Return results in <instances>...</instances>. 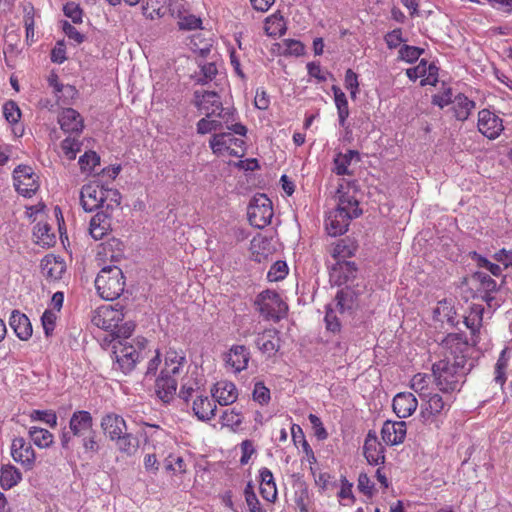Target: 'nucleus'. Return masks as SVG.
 Here are the masks:
<instances>
[{
	"label": "nucleus",
	"mask_w": 512,
	"mask_h": 512,
	"mask_svg": "<svg viewBox=\"0 0 512 512\" xmlns=\"http://www.w3.org/2000/svg\"><path fill=\"white\" fill-rule=\"evenodd\" d=\"M65 269V263L54 255H46L41 260V272L50 281L59 280Z\"/></svg>",
	"instance_id": "30"
},
{
	"label": "nucleus",
	"mask_w": 512,
	"mask_h": 512,
	"mask_svg": "<svg viewBox=\"0 0 512 512\" xmlns=\"http://www.w3.org/2000/svg\"><path fill=\"white\" fill-rule=\"evenodd\" d=\"M177 385V379L160 375L156 380V394L164 403H170L176 394Z\"/></svg>",
	"instance_id": "33"
},
{
	"label": "nucleus",
	"mask_w": 512,
	"mask_h": 512,
	"mask_svg": "<svg viewBox=\"0 0 512 512\" xmlns=\"http://www.w3.org/2000/svg\"><path fill=\"white\" fill-rule=\"evenodd\" d=\"M440 349L444 356L443 360H450L454 364L461 362V366H465L470 347L466 337L463 334H448L442 340Z\"/></svg>",
	"instance_id": "8"
},
{
	"label": "nucleus",
	"mask_w": 512,
	"mask_h": 512,
	"mask_svg": "<svg viewBox=\"0 0 512 512\" xmlns=\"http://www.w3.org/2000/svg\"><path fill=\"white\" fill-rule=\"evenodd\" d=\"M69 429L74 437L82 439V446L86 453L98 452L96 431L93 429V418L89 411H75L69 420Z\"/></svg>",
	"instance_id": "6"
},
{
	"label": "nucleus",
	"mask_w": 512,
	"mask_h": 512,
	"mask_svg": "<svg viewBox=\"0 0 512 512\" xmlns=\"http://www.w3.org/2000/svg\"><path fill=\"white\" fill-rule=\"evenodd\" d=\"M213 400L222 406H228L238 399L236 385L227 380L218 381L211 390Z\"/></svg>",
	"instance_id": "21"
},
{
	"label": "nucleus",
	"mask_w": 512,
	"mask_h": 512,
	"mask_svg": "<svg viewBox=\"0 0 512 512\" xmlns=\"http://www.w3.org/2000/svg\"><path fill=\"white\" fill-rule=\"evenodd\" d=\"M357 489L361 494L368 498L373 497L378 492L376 483L368 476L367 473L363 472L358 476Z\"/></svg>",
	"instance_id": "47"
},
{
	"label": "nucleus",
	"mask_w": 512,
	"mask_h": 512,
	"mask_svg": "<svg viewBox=\"0 0 512 512\" xmlns=\"http://www.w3.org/2000/svg\"><path fill=\"white\" fill-rule=\"evenodd\" d=\"M260 494L268 502L274 503L277 499V486L273 473L267 467L259 470Z\"/></svg>",
	"instance_id": "31"
},
{
	"label": "nucleus",
	"mask_w": 512,
	"mask_h": 512,
	"mask_svg": "<svg viewBox=\"0 0 512 512\" xmlns=\"http://www.w3.org/2000/svg\"><path fill=\"white\" fill-rule=\"evenodd\" d=\"M490 121H493L494 126L488 128H504L503 120L488 109H482L478 113V126L490 125Z\"/></svg>",
	"instance_id": "52"
},
{
	"label": "nucleus",
	"mask_w": 512,
	"mask_h": 512,
	"mask_svg": "<svg viewBox=\"0 0 512 512\" xmlns=\"http://www.w3.org/2000/svg\"><path fill=\"white\" fill-rule=\"evenodd\" d=\"M336 307L340 313L352 309L354 305V294L350 289H341L337 292Z\"/></svg>",
	"instance_id": "49"
},
{
	"label": "nucleus",
	"mask_w": 512,
	"mask_h": 512,
	"mask_svg": "<svg viewBox=\"0 0 512 512\" xmlns=\"http://www.w3.org/2000/svg\"><path fill=\"white\" fill-rule=\"evenodd\" d=\"M3 115L9 124H16L21 117L17 103L10 100L3 105Z\"/></svg>",
	"instance_id": "58"
},
{
	"label": "nucleus",
	"mask_w": 512,
	"mask_h": 512,
	"mask_svg": "<svg viewBox=\"0 0 512 512\" xmlns=\"http://www.w3.org/2000/svg\"><path fill=\"white\" fill-rule=\"evenodd\" d=\"M186 363V357L182 351L170 348L165 353L164 366L160 375L178 380L184 372Z\"/></svg>",
	"instance_id": "18"
},
{
	"label": "nucleus",
	"mask_w": 512,
	"mask_h": 512,
	"mask_svg": "<svg viewBox=\"0 0 512 512\" xmlns=\"http://www.w3.org/2000/svg\"><path fill=\"white\" fill-rule=\"evenodd\" d=\"M22 473L12 464H4L0 468V486L4 490H9L20 483Z\"/></svg>",
	"instance_id": "35"
},
{
	"label": "nucleus",
	"mask_w": 512,
	"mask_h": 512,
	"mask_svg": "<svg viewBox=\"0 0 512 512\" xmlns=\"http://www.w3.org/2000/svg\"><path fill=\"white\" fill-rule=\"evenodd\" d=\"M80 204L86 212L96 209L114 212L120 207L121 194L117 189L105 187L93 181L81 188Z\"/></svg>",
	"instance_id": "2"
},
{
	"label": "nucleus",
	"mask_w": 512,
	"mask_h": 512,
	"mask_svg": "<svg viewBox=\"0 0 512 512\" xmlns=\"http://www.w3.org/2000/svg\"><path fill=\"white\" fill-rule=\"evenodd\" d=\"M60 128H84L83 117L73 108H65L58 115Z\"/></svg>",
	"instance_id": "40"
},
{
	"label": "nucleus",
	"mask_w": 512,
	"mask_h": 512,
	"mask_svg": "<svg viewBox=\"0 0 512 512\" xmlns=\"http://www.w3.org/2000/svg\"><path fill=\"white\" fill-rule=\"evenodd\" d=\"M410 387L414 390L421 399H425L430 392V376L425 373H417L415 374L411 381Z\"/></svg>",
	"instance_id": "43"
},
{
	"label": "nucleus",
	"mask_w": 512,
	"mask_h": 512,
	"mask_svg": "<svg viewBox=\"0 0 512 512\" xmlns=\"http://www.w3.org/2000/svg\"><path fill=\"white\" fill-rule=\"evenodd\" d=\"M249 349L244 345H233L224 354V363L227 370L237 374L247 369L250 361Z\"/></svg>",
	"instance_id": "17"
},
{
	"label": "nucleus",
	"mask_w": 512,
	"mask_h": 512,
	"mask_svg": "<svg viewBox=\"0 0 512 512\" xmlns=\"http://www.w3.org/2000/svg\"><path fill=\"white\" fill-rule=\"evenodd\" d=\"M100 164V156L94 151L85 152L79 158V165L82 172L91 173Z\"/></svg>",
	"instance_id": "50"
},
{
	"label": "nucleus",
	"mask_w": 512,
	"mask_h": 512,
	"mask_svg": "<svg viewBox=\"0 0 512 512\" xmlns=\"http://www.w3.org/2000/svg\"><path fill=\"white\" fill-rule=\"evenodd\" d=\"M472 281L477 284V289L484 293L482 298L489 307L499 306V303L495 301L492 293L497 291L496 281L487 273L477 271L472 275Z\"/></svg>",
	"instance_id": "22"
},
{
	"label": "nucleus",
	"mask_w": 512,
	"mask_h": 512,
	"mask_svg": "<svg viewBox=\"0 0 512 512\" xmlns=\"http://www.w3.org/2000/svg\"><path fill=\"white\" fill-rule=\"evenodd\" d=\"M63 12L66 17L70 18L74 23L82 22L83 11L80 6L74 2H68L63 7Z\"/></svg>",
	"instance_id": "64"
},
{
	"label": "nucleus",
	"mask_w": 512,
	"mask_h": 512,
	"mask_svg": "<svg viewBox=\"0 0 512 512\" xmlns=\"http://www.w3.org/2000/svg\"><path fill=\"white\" fill-rule=\"evenodd\" d=\"M217 74V68L214 63H206L201 66L199 75H196V81L201 84H206L212 81Z\"/></svg>",
	"instance_id": "60"
},
{
	"label": "nucleus",
	"mask_w": 512,
	"mask_h": 512,
	"mask_svg": "<svg viewBox=\"0 0 512 512\" xmlns=\"http://www.w3.org/2000/svg\"><path fill=\"white\" fill-rule=\"evenodd\" d=\"M392 406L399 418H407L416 411L418 401L411 392H400L395 395Z\"/></svg>",
	"instance_id": "25"
},
{
	"label": "nucleus",
	"mask_w": 512,
	"mask_h": 512,
	"mask_svg": "<svg viewBox=\"0 0 512 512\" xmlns=\"http://www.w3.org/2000/svg\"><path fill=\"white\" fill-rule=\"evenodd\" d=\"M422 400L424 403L421 406L420 416L424 423L435 422L439 416L449 411L453 403L451 395L441 396L438 393H430Z\"/></svg>",
	"instance_id": "11"
},
{
	"label": "nucleus",
	"mask_w": 512,
	"mask_h": 512,
	"mask_svg": "<svg viewBox=\"0 0 512 512\" xmlns=\"http://www.w3.org/2000/svg\"><path fill=\"white\" fill-rule=\"evenodd\" d=\"M309 422L314 430V435L318 440H326L328 438V432L324 427L321 419L315 414H309Z\"/></svg>",
	"instance_id": "63"
},
{
	"label": "nucleus",
	"mask_w": 512,
	"mask_h": 512,
	"mask_svg": "<svg viewBox=\"0 0 512 512\" xmlns=\"http://www.w3.org/2000/svg\"><path fill=\"white\" fill-rule=\"evenodd\" d=\"M213 152L221 156L241 157L244 155V140L235 137L232 132H222L213 136L210 141Z\"/></svg>",
	"instance_id": "12"
},
{
	"label": "nucleus",
	"mask_w": 512,
	"mask_h": 512,
	"mask_svg": "<svg viewBox=\"0 0 512 512\" xmlns=\"http://www.w3.org/2000/svg\"><path fill=\"white\" fill-rule=\"evenodd\" d=\"M163 464L165 471L172 476H182L187 472V462L179 452H170Z\"/></svg>",
	"instance_id": "34"
},
{
	"label": "nucleus",
	"mask_w": 512,
	"mask_h": 512,
	"mask_svg": "<svg viewBox=\"0 0 512 512\" xmlns=\"http://www.w3.org/2000/svg\"><path fill=\"white\" fill-rule=\"evenodd\" d=\"M217 406L208 396H197L193 401L192 410L198 420L209 422L215 417Z\"/></svg>",
	"instance_id": "29"
},
{
	"label": "nucleus",
	"mask_w": 512,
	"mask_h": 512,
	"mask_svg": "<svg viewBox=\"0 0 512 512\" xmlns=\"http://www.w3.org/2000/svg\"><path fill=\"white\" fill-rule=\"evenodd\" d=\"M113 212L106 209L98 211L90 220L89 234L95 240H101L112 230Z\"/></svg>",
	"instance_id": "19"
},
{
	"label": "nucleus",
	"mask_w": 512,
	"mask_h": 512,
	"mask_svg": "<svg viewBox=\"0 0 512 512\" xmlns=\"http://www.w3.org/2000/svg\"><path fill=\"white\" fill-rule=\"evenodd\" d=\"M197 128H246L239 123L230 108L222 105L217 112H208L207 118H202L197 123Z\"/></svg>",
	"instance_id": "14"
},
{
	"label": "nucleus",
	"mask_w": 512,
	"mask_h": 512,
	"mask_svg": "<svg viewBox=\"0 0 512 512\" xmlns=\"http://www.w3.org/2000/svg\"><path fill=\"white\" fill-rule=\"evenodd\" d=\"M252 258L256 262H262L270 254V242L265 237H254L251 241Z\"/></svg>",
	"instance_id": "42"
},
{
	"label": "nucleus",
	"mask_w": 512,
	"mask_h": 512,
	"mask_svg": "<svg viewBox=\"0 0 512 512\" xmlns=\"http://www.w3.org/2000/svg\"><path fill=\"white\" fill-rule=\"evenodd\" d=\"M363 454L371 465L379 466L385 462V448L378 441L376 433L369 431L363 446Z\"/></svg>",
	"instance_id": "20"
},
{
	"label": "nucleus",
	"mask_w": 512,
	"mask_h": 512,
	"mask_svg": "<svg viewBox=\"0 0 512 512\" xmlns=\"http://www.w3.org/2000/svg\"><path fill=\"white\" fill-rule=\"evenodd\" d=\"M194 100L199 110L208 117V112H217L222 105L220 96L215 91L198 89L194 92Z\"/></svg>",
	"instance_id": "23"
},
{
	"label": "nucleus",
	"mask_w": 512,
	"mask_h": 512,
	"mask_svg": "<svg viewBox=\"0 0 512 512\" xmlns=\"http://www.w3.org/2000/svg\"><path fill=\"white\" fill-rule=\"evenodd\" d=\"M124 256V243L117 238H110L98 246L96 260L99 265H104L108 262H119Z\"/></svg>",
	"instance_id": "16"
},
{
	"label": "nucleus",
	"mask_w": 512,
	"mask_h": 512,
	"mask_svg": "<svg viewBox=\"0 0 512 512\" xmlns=\"http://www.w3.org/2000/svg\"><path fill=\"white\" fill-rule=\"evenodd\" d=\"M28 435L33 444L41 449L49 448L54 443L53 434L47 429L41 427H30Z\"/></svg>",
	"instance_id": "39"
},
{
	"label": "nucleus",
	"mask_w": 512,
	"mask_h": 512,
	"mask_svg": "<svg viewBox=\"0 0 512 512\" xmlns=\"http://www.w3.org/2000/svg\"><path fill=\"white\" fill-rule=\"evenodd\" d=\"M358 156V153L353 150H348L346 153H339L334 159L333 171L337 175H349L350 171L348 167L354 157Z\"/></svg>",
	"instance_id": "45"
},
{
	"label": "nucleus",
	"mask_w": 512,
	"mask_h": 512,
	"mask_svg": "<svg viewBox=\"0 0 512 512\" xmlns=\"http://www.w3.org/2000/svg\"><path fill=\"white\" fill-rule=\"evenodd\" d=\"M356 249L357 246L354 242L347 239H341L334 245L331 251V256L336 262L346 261L347 258H350L355 254Z\"/></svg>",
	"instance_id": "41"
},
{
	"label": "nucleus",
	"mask_w": 512,
	"mask_h": 512,
	"mask_svg": "<svg viewBox=\"0 0 512 512\" xmlns=\"http://www.w3.org/2000/svg\"><path fill=\"white\" fill-rule=\"evenodd\" d=\"M332 89L334 92L335 103H336V106L338 109L339 122H340V125H344V121L348 117V114H349L348 102H347L344 92L340 88L333 86Z\"/></svg>",
	"instance_id": "48"
},
{
	"label": "nucleus",
	"mask_w": 512,
	"mask_h": 512,
	"mask_svg": "<svg viewBox=\"0 0 512 512\" xmlns=\"http://www.w3.org/2000/svg\"><path fill=\"white\" fill-rule=\"evenodd\" d=\"M423 52L424 50L418 47L404 45L399 50V56L402 60L411 63L416 61Z\"/></svg>",
	"instance_id": "62"
},
{
	"label": "nucleus",
	"mask_w": 512,
	"mask_h": 512,
	"mask_svg": "<svg viewBox=\"0 0 512 512\" xmlns=\"http://www.w3.org/2000/svg\"><path fill=\"white\" fill-rule=\"evenodd\" d=\"M247 215L252 226L259 229L265 228L273 217L271 200L265 194L255 195L249 203Z\"/></svg>",
	"instance_id": "9"
},
{
	"label": "nucleus",
	"mask_w": 512,
	"mask_h": 512,
	"mask_svg": "<svg viewBox=\"0 0 512 512\" xmlns=\"http://www.w3.org/2000/svg\"><path fill=\"white\" fill-rule=\"evenodd\" d=\"M279 332L275 328L264 330L258 335L256 344L265 354L272 355L279 348Z\"/></svg>",
	"instance_id": "32"
},
{
	"label": "nucleus",
	"mask_w": 512,
	"mask_h": 512,
	"mask_svg": "<svg viewBox=\"0 0 512 512\" xmlns=\"http://www.w3.org/2000/svg\"><path fill=\"white\" fill-rule=\"evenodd\" d=\"M383 441L390 446L402 443L406 437V423L404 421H386L381 429Z\"/></svg>",
	"instance_id": "26"
},
{
	"label": "nucleus",
	"mask_w": 512,
	"mask_h": 512,
	"mask_svg": "<svg viewBox=\"0 0 512 512\" xmlns=\"http://www.w3.org/2000/svg\"><path fill=\"white\" fill-rule=\"evenodd\" d=\"M433 382L444 395H453L461 390L465 380L464 366L450 360H439L432 365Z\"/></svg>",
	"instance_id": "3"
},
{
	"label": "nucleus",
	"mask_w": 512,
	"mask_h": 512,
	"mask_svg": "<svg viewBox=\"0 0 512 512\" xmlns=\"http://www.w3.org/2000/svg\"><path fill=\"white\" fill-rule=\"evenodd\" d=\"M457 107L455 108V116L459 120L467 119L470 111L475 107V103L465 96L457 97Z\"/></svg>",
	"instance_id": "57"
},
{
	"label": "nucleus",
	"mask_w": 512,
	"mask_h": 512,
	"mask_svg": "<svg viewBox=\"0 0 512 512\" xmlns=\"http://www.w3.org/2000/svg\"><path fill=\"white\" fill-rule=\"evenodd\" d=\"M101 428L112 441H115V438H120V435L127 431L125 420L115 413H108L102 417Z\"/></svg>",
	"instance_id": "27"
},
{
	"label": "nucleus",
	"mask_w": 512,
	"mask_h": 512,
	"mask_svg": "<svg viewBox=\"0 0 512 512\" xmlns=\"http://www.w3.org/2000/svg\"><path fill=\"white\" fill-rule=\"evenodd\" d=\"M123 307H114L111 305H102L98 307L92 316V323L105 331L114 333L118 324L123 320Z\"/></svg>",
	"instance_id": "13"
},
{
	"label": "nucleus",
	"mask_w": 512,
	"mask_h": 512,
	"mask_svg": "<svg viewBox=\"0 0 512 512\" xmlns=\"http://www.w3.org/2000/svg\"><path fill=\"white\" fill-rule=\"evenodd\" d=\"M12 176L15 190L23 197L31 198L40 188V177L31 166L18 165Z\"/></svg>",
	"instance_id": "10"
},
{
	"label": "nucleus",
	"mask_w": 512,
	"mask_h": 512,
	"mask_svg": "<svg viewBox=\"0 0 512 512\" xmlns=\"http://www.w3.org/2000/svg\"><path fill=\"white\" fill-rule=\"evenodd\" d=\"M357 267L352 261H338L330 270V280L337 286L346 284L356 277Z\"/></svg>",
	"instance_id": "24"
},
{
	"label": "nucleus",
	"mask_w": 512,
	"mask_h": 512,
	"mask_svg": "<svg viewBox=\"0 0 512 512\" xmlns=\"http://www.w3.org/2000/svg\"><path fill=\"white\" fill-rule=\"evenodd\" d=\"M252 398L261 406L268 405L271 400L270 389L265 386L264 382L258 381L254 384Z\"/></svg>",
	"instance_id": "51"
},
{
	"label": "nucleus",
	"mask_w": 512,
	"mask_h": 512,
	"mask_svg": "<svg viewBox=\"0 0 512 512\" xmlns=\"http://www.w3.org/2000/svg\"><path fill=\"white\" fill-rule=\"evenodd\" d=\"M245 502L247 504L249 512H266L263 509L260 501L258 500L251 483H248L244 489Z\"/></svg>",
	"instance_id": "53"
},
{
	"label": "nucleus",
	"mask_w": 512,
	"mask_h": 512,
	"mask_svg": "<svg viewBox=\"0 0 512 512\" xmlns=\"http://www.w3.org/2000/svg\"><path fill=\"white\" fill-rule=\"evenodd\" d=\"M510 361V355H509V348L505 347L499 354V357L497 359V362L495 364L494 369V382L498 384L501 388H503L504 384L506 383L507 377V369L509 366Z\"/></svg>",
	"instance_id": "38"
},
{
	"label": "nucleus",
	"mask_w": 512,
	"mask_h": 512,
	"mask_svg": "<svg viewBox=\"0 0 512 512\" xmlns=\"http://www.w3.org/2000/svg\"><path fill=\"white\" fill-rule=\"evenodd\" d=\"M143 14L150 19L162 17L166 12V0H141Z\"/></svg>",
	"instance_id": "46"
},
{
	"label": "nucleus",
	"mask_w": 512,
	"mask_h": 512,
	"mask_svg": "<svg viewBox=\"0 0 512 512\" xmlns=\"http://www.w3.org/2000/svg\"><path fill=\"white\" fill-rule=\"evenodd\" d=\"M57 313L53 310L47 309L44 311L41 322L46 336L53 333L56 325Z\"/></svg>",
	"instance_id": "61"
},
{
	"label": "nucleus",
	"mask_w": 512,
	"mask_h": 512,
	"mask_svg": "<svg viewBox=\"0 0 512 512\" xmlns=\"http://www.w3.org/2000/svg\"><path fill=\"white\" fill-rule=\"evenodd\" d=\"M115 441H117L119 450L127 454H132L137 448L135 439L127 431L125 434L120 435V438H115Z\"/></svg>",
	"instance_id": "59"
},
{
	"label": "nucleus",
	"mask_w": 512,
	"mask_h": 512,
	"mask_svg": "<svg viewBox=\"0 0 512 512\" xmlns=\"http://www.w3.org/2000/svg\"><path fill=\"white\" fill-rule=\"evenodd\" d=\"M9 325L13 329L16 336L27 341L31 338L33 329L29 318L19 310H13L9 318Z\"/></svg>",
	"instance_id": "28"
},
{
	"label": "nucleus",
	"mask_w": 512,
	"mask_h": 512,
	"mask_svg": "<svg viewBox=\"0 0 512 512\" xmlns=\"http://www.w3.org/2000/svg\"><path fill=\"white\" fill-rule=\"evenodd\" d=\"M33 236L35 243L43 248L53 246L56 241L51 226L46 222H38L34 226Z\"/></svg>",
	"instance_id": "36"
},
{
	"label": "nucleus",
	"mask_w": 512,
	"mask_h": 512,
	"mask_svg": "<svg viewBox=\"0 0 512 512\" xmlns=\"http://www.w3.org/2000/svg\"><path fill=\"white\" fill-rule=\"evenodd\" d=\"M362 210L356 198L355 190L341 186L337 190V206L331 210L325 219V228L330 236L336 237L344 234L352 219L359 217Z\"/></svg>",
	"instance_id": "1"
},
{
	"label": "nucleus",
	"mask_w": 512,
	"mask_h": 512,
	"mask_svg": "<svg viewBox=\"0 0 512 512\" xmlns=\"http://www.w3.org/2000/svg\"><path fill=\"white\" fill-rule=\"evenodd\" d=\"M374 477L377 481L376 485L378 492L381 491L382 493H385L391 484L390 470L383 465L379 466L374 473Z\"/></svg>",
	"instance_id": "56"
},
{
	"label": "nucleus",
	"mask_w": 512,
	"mask_h": 512,
	"mask_svg": "<svg viewBox=\"0 0 512 512\" xmlns=\"http://www.w3.org/2000/svg\"><path fill=\"white\" fill-rule=\"evenodd\" d=\"M255 305L259 313L267 320L275 322L284 318L288 311L287 304L280 295L272 290L262 291L255 300Z\"/></svg>",
	"instance_id": "7"
},
{
	"label": "nucleus",
	"mask_w": 512,
	"mask_h": 512,
	"mask_svg": "<svg viewBox=\"0 0 512 512\" xmlns=\"http://www.w3.org/2000/svg\"><path fill=\"white\" fill-rule=\"evenodd\" d=\"M30 419L32 421H42L51 428H55L57 426V415L52 410H33L30 413Z\"/></svg>",
	"instance_id": "54"
},
{
	"label": "nucleus",
	"mask_w": 512,
	"mask_h": 512,
	"mask_svg": "<svg viewBox=\"0 0 512 512\" xmlns=\"http://www.w3.org/2000/svg\"><path fill=\"white\" fill-rule=\"evenodd\" d=\"M244 417L241 411L236 408L226 409L221 417L220 422L222 426L236 431L243 423Z\"/></svg>",
	"instance_id": "44"
},
{
	"label": "nucleus",
	"mask_w": 512,
	"mask_h": 512,
	"mask_svg": "<svg viewBox=\"0 0 512 512\" xmlns=\"http://www.w3.org/2000/svg\"><path fill=\"white\" fill-rule=\"evenodd\" d=\"M148 341L144 337H138L130 343L128 340H117L113 344L115 356L114 369L124 374L130 373L140 361L147 355Z\"/></svg>",
	"instance_id": "4"
},
{
	"label": "nucleus",
	"mask_w": 512,
	"mask_h": 512,
	"mask_svg": "<svg viewBox=\"0 0 512 512\" xmlns=\"http://www.w3.org/2000/svg\"><path fill=\"white\" fill-rule=\"evenodd\" d=\"M288 274V266L285 261H276L267 273L270 282L283 280Z\"/></svg>",
	"instance_id": "55"
},
{
	"label": "nucleus",
	"mask_w": 512,
	"mask_h": 512,
	"mask_svg": "<svg viewBox=\"0 0 512 512\" xmlns=\"http://www.w3.org/2000/svg\"><path fill=\"white\" fill-rule=\"evenodd\" d=\"M95 287L104 300L112 301L119 298L125 288L122 270L116 265L104 266L95 279Z\"/></svg>",
	"instance_id": "5"
},
{
	"label": "nucleus",
	"mask_w": 512,
	"mask_h": 512,
	"mask_svg": "<svg viewBox=\"0 0 512 512\" xmlns=\"http://www.w3.org/2000/svg\"><path fill=\"white\" fill-rule=\"evenodd\" d=\"M11 457L20 464L25 471H31L36 464V453L31 444L23 437H15L10 447Z\"/></svg>",
	"instance_id": "15"
},
{
	"label": "nucleus",
	"mask_w": 512,
	"mask_h": 512,
	"mask_svg": "<svg viewBox=\"0 0 512 512\" xmlns=\"http://www.w3.org/2000/svg\"><path fill=\"white\" fill-rule=\"evenodd\" d=\"M81 131L71 130V133L61 143L63 153L68 159H75L77 153L81 150Z\"/></svg>",
	"instance_id": "37"
}]
</instances>
